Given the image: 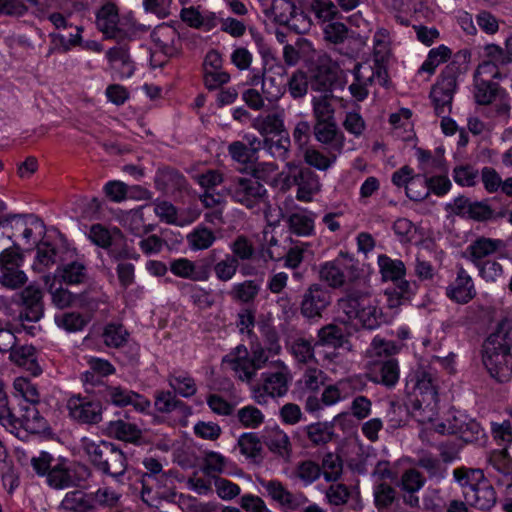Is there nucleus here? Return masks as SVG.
I'll return each mask as SVG.
<instances>
[{
    "label": "nucleus",
    "instance_id": "obj_3",
    "mask_svg": "<svg viewBox=\"0 0 512 512\" xmlns=\"http://www.w3.org/2000/svg\"><path fill=\"white\" fill-rule=\"evenodd\" d=\"M431 370L419 368L407 377V412L419 423L433 421L438 415L439 399Z\"/></svg>",
    "mask_w": 512,
    "mask_h": 512
},
{
    "label": "nucleus",
    "instance_id": "obj_16",
    "mask_svg": "<svg viewBox=\"0 0 512 512\" xmlns=\"http://www.w3.org/2000/svg\"><path fill=\"white\" fill-rule=\"evenodd\" d=\"M331 303L329 290L321 284L310 285L302 295L300 313L307 319H319Z\"/></svg>",
    "mask_w": 512,
    "mask_h": 512
},
{
    "label": "nucleus",
    "instance_id": "obj_31",
    "mask_svg": "<svg viewBox=\"0 0 512 512\" xmlns=\"http://www.w3.org/2000/svg\"><path fill=\"white\" fill-rule=\"evenodd\" d=\"M489 464L500 474L496 483L505 486L507 489L512 487V458L506 449L494 450L488 458Z\"/></svg>",
    "mask_w": 512,
    "mask_h": 512
},
{
    "label": "nucleus",
    "instance_id": "obj_2",
    "mask_svg": "<svg viewBox=\"0 0 512 512\" xmlns=\"http://www.w3.org/2000/svg\"><path fill=\"white\" fill-rule=\"evenodd\" d=\"M31 466L39 477H45L46 484L55 490L80 486L90 476L86 465L71 462L69 459L55 457L47 451H40L30 460Z\"/></svg>",
    "mask_w": 512,
    "mask_h": 512
},
{
    "label": "nucleus",
    "instance_id": "obj_52",
    "mask_svg": "<svg viewBox=\"0 0 512 512\" xmlns=\"http://www.w3.org/2000/svg\"><path fill=\"white\" fill-rule=\"evenodd\" d=\"M171 272L182 278L192 279L195 281L206 280L208 275L206 271L197 272L195 265L187 258H179L171 262Z\"/></svg>",
    "mask_w": 512,
    "mask_h": 512
},
{
    "label": "nucleus",
    "instance_id": "obj_19",
    "mask_svg": "<svg viewBox=\"0 0 512 512\" xmlns=\"http://www.w3.org/2000/svg\"><path fill=\"white\" fill-rule=\"evenodd\" d=\"M259 484L265 490L264 495L270 497L286 510L295 511L308 502L307 497L302 493H293L278 480L258 479Z\"/></svg>",
    "mask_w": 512,
    "mask_h": 512
},
{
    "label": "nucleus",
    "instance_id": "obj_44",
    "mask_svg": "<svg viewBox=\"0 0 512 512\" xmlns=\"http://www.w3.org/2000/svg\"><path fill=\"white\" fill-rule=\"evenodd\" d=\"M357 320L362 328L367 330H374L380 327L385 322V316L382 310L378 307L376 299L366 307L365 310L359 313L357 316H353L352 320Z\"/></svg>",
    "mask_w": 512,
    "mask_h": 512
},
{
    "label": "nucleus",
    "instance_id": "obj_61",
    "mask_svg": "<svg viewBox=\"0 0 512 512\" xmlns=\"http://www.w3.org/2000/svg\"><path fill=\"white\" fill-rule=\"evenodd\" d=\"M238 422L248 429H256L264 422V414L253 405H247L240 408L236 414Z\"/></svg>",
    "mask_w": 512,
    "mask_h": 512
},
{
    "label": "nucleus",
    "instance_id": "obj_33",
    "mask_svg": "<svg viewBox=\"0 0 512 512\" xmlns=\"http://www.w3.org/2000/svg\"><path fill=\"white\" fill-rule=\"evenodd\" d=\"M60 508L70 512H94L92 495L83 490L69 491L61 501Z\"/></svg>",
    "mask_w": 512,
    "mask_h": 512
},
{
    "label": "nucleus",
    "instance_id": "obj_43",
    "mask_svg": "<svg viewBox=\"0 0 512 512\" xmlns=\"http://www.w3.org/2000/svg\"><path fill=\"white\" fill-rule=\"evenodd\" d=\"M378 266L383 280L399 281L406 273V268L401 260L391 259L385 254L378 256Z\"/></svg>",
    "mask_w": 512,
    "mask_h": 512
},
{
    "label": "nucleus",
    "instance_id": "obj_64",
    "mask_svg": "<svg viewBox=\"0 0 512 512\" xmlns=\"http://www.w3.org/2000/svg\"><path fill=\"white\" fill-rule=\"evenodd\" d=\"M290 147V139L286 136H278L277 139L265 138L263 150L276 159H286Z\"/></svg>",
    "mask_w": 512,
    "mask_h": 512
},
{
    "label": "nucleus",
    "instance_id": "obj_38",
    "mask_svg": "<svg viewBox=\"0 0 512 512\" xmlns=\"http://www.w3.org/2000/svg\"><path fill=\"white\" fill-rule=\"evenodd\" d=\"M58 250L49 241H41L36 247V255L32 265L34 271L43 273L50 266L57 263Z\"/></svg>",
    "mask_w": 512,
    "mask_h": 512
},
{
    "label": "nucleus",
    "instance_id": "obj_59",
    "mask_svg": "<svg viewBox=\"0 0 512 512\" xmlns=\"http://www.w3.org/2000/svg\"><path fill=\"white\" fill-rule=\"evenodd\" d=\"M324 479L328 482H336L340 479L343 471L342 459L334 453H327L320 466Z\"/></svg>",
    "mask_w": 512,
    "mask_h": 512
},
{
    "label": "nucleus",
    "instance_id": "obj_53",
    "mask_svg": "<svg viewBox=\"0 0 512 512\" xmlns=\"http://www.w3.org/2000/svg\"><path fill=\"white\" fill-rule=\"evenodd\" d=\"M501 244V240H492L488 238H480L476 240L468 248L470 251L471 261L474 264L483 261L485 257L494 253Z\"/></svg>",
    "mask_w": 512,
    "mask_h": 512
},
{
    "label": "nucleus",
    "instance_id": "obj_56",
    "mask_svg": "<svg viewBox=\"0 0 512 512\" xmlns=\"http://www.w3.org/2000/svg\"><path fill=\"white\" fill-rule=\"evenodd\" d=\"M295 4L291 0H273L270 10L266 14L273 15L275 22L288 26L295 13Z\"/></svg>",
    "mask_w": 512,
    "mask_h": 512
},
{
    "label": "nucleus",
    "instance_id": "obj_34",
    "mask_svg": "<svg viewBox=\"0 0 512 512\" xmlns=\"http://www.w3.org/2000/svg\"><path fill=\"white\" fill-rule=\"evenodd\" d=\"M151 38L164 54L172 56L176 53V43L179 42V34L172 26L166 24L157 26L153 30Z\"/></svg>",
    "mask_w": 512,
    "mask_h": 512
},
{
    "label": "nucleus",
    "instance_id": "obj_28",
    "mask_svg": "<svg viewBox=\"0 0 512 512\" xmlns=\"http://www.w3.org/2000/svg\"><path fill=\"white\" fill-rule=\"evenodd\" d=\"M446 296L458 304H467L476 296L472 278L463 267L458 268L455 281L446 288Z\"/></svg>",
    "mask_w": 512,
    "mask_h": 512
},
{
    "label": "nucleus",
    "instance_id": "obj_35",
    "mask_svg": "<svg viewBox=\"0 0 512 512\" xmlns=\"http://www.w3.org/2000/svg\"><path fill=\"white\" fill-rule=\"evenodd\" d=\"M415 465L416 467L423 469L427 474L428 480L436 484L445 479L447 475V467L444 463L429 452L421 454L417 458Z\"/></svg>",
    "mask_w": 512,
    "mask_h": 512
},
{
    "label": "nucleus",
    "instance_id": "obj_55",
    "mask_svg": "<svg viewBox=\"0 0 512 512\" xmlns=\"http://www.w3.org/2000/svg\"><path fill=\"white\" fill-rule=\"evenodd\" d=\"M128 331L122 324L109 323L105 326L102 338L106 346L120 348L127 343Z\"/></svg>",
    "mask_w": 512,
    "mask_h": 512
},
{
    "label": "nucleus",
    "instance_id": "obj_37",
    "mask_svg": "<svg viewBox=\"0 0 512 512\" xmlns=\"http://www.w3.org/2000/svg\"><path fill=\"white\" fill-rule=\"evenodd\" d=\"M265 444L268 449L283 459H289L292 452V446L288 435L279 427L268 431L265 438Z\"/></svg>",
    "mask_w": 512,
    "mask_h": 512
},
{
    "label": "nucleus",
    "instance_id": "obj_18",
    "mask_svg": "<svg viewBox=\"0 0 512 512\" xmlns=\"http://www.w3.org/2000/svg\"><path fill=\"white\" fill-rule=\"evenodd\" d=\"M70 417L80 424L95 425L102 420V404L81 395L72 396L67 403Z\"/></svg>",
    "mask_w": 512,
    "mask_h": 512
},
{
    "label": "nucleus",
    "instance_id": "obj_41",
    "mask_svg": "<svg viewBox=\"0 0 512 512\" xmlns=\"http://www.w3.org/2000/svg\"><path fill=\"white\" fill-rule=\"evenodd\" d=\"M107 430L110 435L125 442L137 443L142 437V431L136 424L123 420L110 421Z\"/></svg>",
    "mask_w": 512,
    "mask_h": 512
},
{
    "label": "nucleus",
    "instance_id": "obj_54",
    "mask_svg": "<svg viewBox=\"0 0 512 512\" xmlns=\"http://www.w3.org/2000/svg\"><path fill=\"white\" fill-rule=\"evenodd\" d=\"M54 321L59 328L69 333L83 330L88 323L84 316L79 312H65L57 314L54 317Z\"/></svg>",
    "mask_w": 512,
    "mask_h": 512
},
{
    "label": "nucleus",
    "instance_id": "obj_46",
    "mask_svg": "<svg viewBox=\"0 0 512 512\" xmlns=\"http://www.w3.org/2000/svg\"><path fill=\"white\" fill-rule=\"evenodd\" d=\"M374 504L379 511H388L398 500L397 491L388 483L382 482L374 486Z\"/></svg>",
    "mask_w": 512,
    "mask_h": 512
},
{
    "label": "nucleus",
    "instance_id": "obj_4",
    "mask_svg": "<svg viewBox=\"0 0 512 512\" xmlns=\"http://www.w3.org/2000/svg\"><path fill=\"white\" fill-rule=\"evenodd\" d=\"M84 451L98 471L120 481L127 469V458L119 447L107 441H89Z\"/></svg>",
    "mask_w": 512,
    "mask_h": 512
},
{
    "label": "nucleus",
    "instance_id": "obj_51",
    "mask_svg": "<svg viewBox=\"0 0 512 512\" xmlns=\"http://www.w3.org/2000/svg\"><path fill=\"white\" fill-rule=\"evenodd\" d=\"M282 79H277L273 76L263 75V76H254L252 78V84L257 85L259 82L262 84V93L265 95L266 99L269 101L278 100L284 93V85L281 81Z\"/></svg>",
    "mask_w": 512,
    "mask_h": 512
},
{
    "label": "nucleus",
    "instance_id": "obj_14",
    "mask_svg": "<svg viewBox=\"0 0 512 512\" xmlns=\"http://www.w3.org/2000/svg\"><path fill=\"white\" fill-rule=\"evenodd\" d=\"M286 180L289 185L297 186L296 198L300 201H311L321 189L318 175L309 167H291Z\"/></svg>",
    "mask_w": 512,
    "mask_h": 512
},
{
    "label": "nucleus",
    "instance_id": "obj_15",
    "mask_svg": "<svg viewBox=\"0 0 512 512\" xmlns=\"http://www.w3.org/2000/svg\"><path fill=\"white\" fill-rule=\"evenodd\" d=\"M224 189L235 201L250 208L266 194L264 185L252 178H234Z\"/></svg>",
    "mask_w": 512,
    "mask_h": 512
},
{
    "label": "nucleus",
    "instance_id": "obj_40",
    "mask_svg": "<svg viewBox=\"0 0 512 512\" xmlns=\"http://www.w3.org/2000/svg\"><path fill=\"white\" fill-rule=\"evenodd\" d=\"M332 100L333 94H321L312 98L314 123L336 121Z\"/></svg>",
    "mask_w": 512,
    "mask_h": 512
},
{
    "label": "nucleus",
    "instance_id": "obj_24",
    "mask_svg": "<svg viewBox=\"0 0 512 512\" xmlns=\"http://www.w3.org/2000/svg\"><path fill=\"white\" fill-rule=\"evenodd\" d=\"M320 54L321 51L315 50L312 43L302 37H298L294 44H286L283 48V59L288 66H296L303 62L307 68Z\"/></svg>",
    "mask_w": 512,
    "mask_h": 512
},
{
    "label": "nucleus",
    "instance_id": "obj_49",
    "mask_svg": "<svg viewBox=\"0 0 512 512\" xmlns=\"http://www.w3.org/2000/svg\"><path fill=\"white\" fill-rule=\"evenodd\" d=\"M474 98L479 105H489L499 91V85L489 79H474Z\"/></svg>",
    "mask_w": 512,
    "mask_h": 512
},
{
    "label": "nucleus",
    "instance_id": "obj_57",
    "mask_svg": "<svg viewBox=\"0 0 512 512\" xmlns=\"http://www.w3.org/2000/svg\"><path fill=\"white\" fill-rule=\"evenodd\" d=\"M426 477L416 468L406 469L398 482V486L404 492H418L425 483Z\"/></svg>",
    "mask_w": 512,
    "mask_h": 512
},
{
    "label": "nucleus",
    "instance_id": "obj_17",
    "mask_svg": "<svg viewBox=\"0 0 512 512\" xmlns=\"http://www.w3.org/2000/svg\"><path fill=\"white\" fill-rule=\"evenodd\" d=\"M86 234L94 245L108 250L115 260L122 257L118 250L124 245L125 237L117 226H89Z\"/></svg>",
    "mask_w": 512,
    "mask_h": 512
},
{
    "label": "nucleus",
    "instance_id": "obj_21",
    "mask_svg": "<svg viewBox=\"0 0 512 512\" xmlns=\"http://www.w3.org/2000/svg\"><path fill=\"white\" fill-rule=\"evenodd\" d=\"M313 136L327 151L341 154L345 146V135L336 121L314 123Z\"/></svg>",
    "mask_w": 512,
    "mask_h": 512
},
{
    "label": "nucleus",
    "instance_id": "obj_32",
    "mask_svg": "<svg viewBox=\"0 0 512 512\" xmlns=\"http://www.w3.org/2000/svg\"><path fill=\"white\" fill-rule=\"evenodd\" d=\"M55 277H59L67 285H80L89 278L86 265L79 261L59 265Z\"/></svg>",
    "mask_w": 512,
    "mask_h": 512
},
{
    "label": "nucleus",
    "instance_id": "obj_42",
    "mask_svg": "<svg viewBox=\"0 0 512 512\" xmlns=\"http://www.w3.org/2000/svg\"><path fill=\"white\" fill-rule=\"evenodd\" d=\"M338 155V153L332 151H327V154H324L314 147H306L303 151L305 163L320 171L328 170L336 161Z\"/></svg>",
    "mask_w": 512,
    "mask_h": 512
},
{
    "label": "nucleus",
    "instance_id": "obj_22",
    "mask_svg": "<svg viewBox=\"0 0 512 512\" xmlns=\"http://www.w3.org/2000/svg\"><path fill=\"white\" fill-rule=\"evenodd\" d=\"M375 300L366 288L349 286L346 289L345 296L338 300L339 309L352 320L353 316L359 315L362 310Z\"/></svg>",
    "mask_w": 512,
    "mask_h": 512
},
{
    "label": "nucleus",
    "instance_id": "obj_23",
    "mask_svg": "<svg viewBox=\"0 0 512 512\" xmlns=\"http://www.w3.org/2000/svg\"><path fill=\"white\" fill-rule=\"evenodd\" d=\"M345 414L341 413L334 417L333 421L316 422L306 425L299 429L298 434L309 442V446H324L331 442L335 437V423Z\"/></svg>",
    "mask_w": 512,
    "mask_h": 512
},
{
    "label": "nucleus",
    "instance_id": "obj_12",
    "mask_svg": "<svg viewBox=\"0 0 512 512\" xmlns=\"http://www.w3.org/2000/svg\"><path fill=\"white\" fill-rule=\"evenodd\" d=\"M96 24L106 38L115 39L118 42L130 40L135 35V30L132 27H126L120 23L118 8L113 3H106L99 9L96 15Z\"/></svg>",
    "mask_w": 512,
    "mask_h": 512
},
{
    "label": "nucleus",
    "instance_id": "obj_36",
    "mask_svg": "<svg viewBox=\"0 0 512 512\" xmlns=\"http://www.w3.org/2000/svg\"><path fill=\"white\" fill-rule=\"evenodd\" d=\"M349 344L343 328L335 324H328L318 330L317 341L314 346H327L332 348H343Z\"/></svg>",
    "mask_w": 512,
    "mask_h": 512
},
{
    "label": "nucleus",
    "instance_id": "obj_5",
    "mask_svg": "<svg viewBox=\"0 0 512 512\" xmlns=\"http://www.w3.org/2000/svg\"><path fill=\"white\" fill-rule=\"evenodd\" d=\"M319 276L330 287L340 288L359 278L358 261L348 252L340 251L334 260L320 265Z\"/></svg>",
    "mask_w": 512,
    "mask_h": 512
},
{
    "label": "nucleus",
    "instance_id": "obj_58",
    "mask_svg": "<svg viewBox=\"0 0 512 512\" xmlns=\"http://www.w3.org/2000/svg\"><path fill=\"white\" fill-rule=\"evenodd\" d=\"M438 152L439 155L433 156L430 151L424 150L422 148H417V159L420 162L421 169L424 172V174H429L432 173L433 171H445L443 155L440 154V149H438Z\"/></svg>",
    "mask_w": 512,
    "mask_h": 512
},
{
    "label": "nucleus",
    "instance_id": "obj_27",
    "mask_svg": "<svg viewBox=\"0 0 512 512\" xmlns=\"http://www.w3.org/2000/svg\"><path fill=\"white\" fill-rule=\"evenodd\" d=\"M463 496L469 506L481 511L490 510L497 502L496 491L487 479L474 489L464 490Z\"/></svg>",
    "mask_w": 512,
    "mask_h": 512
},
{
    "label": "nucleus",
    "instance_id": "obj_1",
    "mask_svg": "<svg viewBox=\"0 0 512 512\" xmlns=\"http://www.w3.org/2000/svg\"><path fill=\"white\" fill-rule=\"evenodd\" d=\"M482 362L491 377L507 382L512 376V317L499 319L483 343Z\"/></svg>",
    "mask_w": 512,
    "mask_h": 512
},
{
    "label": "nucleus",
    "instance_id": "obj_25",
    "mask_svg": "<svg viewBox=\"0 0 512 512\" xmlns=\"http://www.w3.org/2000/svg\"><path fill=\"white\" fill-rule=\"evenodd\" d=\"M369 378L377 384H382L387 388H393L399 381L400 369L397 359L385 357L375 361L370 368Z\"/></svg>",
    "mask_w": 512,
    "mask_h": 512
},
{
    "label": "nucleus",
    "instance_id": "obj_63",
    "mask_svg": "<svg viewBox=\"0 0 512 512\" xmlns=\"http://www.w3.org/2000/svg\"><path fill=\"white\" fill-rule=\"evenodd\" d=\"M296 477L305 485H310L320 478L322 470L319 464L312 460L298 463L295 469Z\"/></svg>",
    "mask_w": 512,
    "mask_h": 512
},
{
    "label": "nucleus",
    "instance_id": "obj_39",
    "mask_svg": "<svg viewBox=\"0 0 512 512\" xmlns=\"http://www.w3.org/2000/svg\"><path fill=\"white\" fill-rule=\"evenodd\" d=\"M143 465L148 472L142 474L139 479L142 485L141 498L143 502L152 506L154 496L152 495V486L150 485V481L154 480V476L162 471V464L157 459L149 457L143 460Z\"/></svg>",
    "mask_w": 512,
    "mask_h": 512
},
{
    "label": "nucleus",
    "instance_id": "obj_48",
    "mask_svg": "<svg viewBox=\"0 0 512 512\" xmlns=\"http://www.w3.org/2000/svg\"><path fill=\"white\" fill-rule=\"evenodd\" d=\"M186 238L189 247L194 251L208 249L216 240L214 232L206 226H197Z\"/></svg>",
    "mask_w": 512,
    "mask_h": 512
},
{
    "label": "nucleus",
    "instance_id": "obj_29",
    "mask_svg": "<svg viewBox=\"0 0 512 512\" xmlns=\"http://www.w3.org/2000/svg\"><path fill=\"white\" fill-rule=\"evenodd\" d=\"M106 57L111 68L118 74L120 79L129 78L133 75L135 65L130 57L127 44L118 42V45L106 52Z\"/></svg>",
    "mask_w": 512,
    "mask_h": 512
},
{
    "label": "nucleus",
    "instance_id": "obj_8",
    "mask_svg": "<svg viewBox=\"0 0 512 512\" xmlns=\"http://www.w3.org/2000/svg\"><path fill=\"white\" fill-rule=\"evenodd\" d=\"M22 414L16 416L9 407L4 410L0 422L5 427L12 429L23 428L32 434H45L50 431L47 420L40 414L35 404H26L21 406Z\"/></svg>",
    "mask_w": 512,
    "mask_h": 512
},
{
    "label": "nucleus",
    "instance_id": "obj_7",
    "mask_svg": "<svg viewBox=\"0 0 512 512\" xmlns=\"http://www.w3.org/2000/svg\"><path fill=\"white\" fill-rule=\"evenodd\" d=\"M24 255L19 247L13 246L0 252V285L6 289L17 290L28 281L22 270Z\"/></svg>",
    "mask_w": 512,
    "mask_h": 512
},
{
    "label": "nucleus",
    "instance_id": "obj_13",
    "mask_svg": "<svg viewBox=\"0 0 512 512\" xmlns=\"http://www.w3.org/2000/svg\"><path fill=\"white\" fill-rule=\"evenodd\" d=\"M43 291L35 285H28L17 294L15 303L20 307L19 320L26 329L25 322H38L44 316Z\"/></svg>",
    "mask_w": 512,
    "mask_h": 512
},
{
    "label": "nucleus",
    "instance_id": "obj_11",
    "mask_svg": "<svg viewBox=\"0 0 512 512\" xmlns=\"http://www.w3.org/2000/svg\"><path fill=\"white\" fill-rule=\"evenodd\" d=\"M436 431L459 435L465 443L477 441L483 433L481 425L475 419L457 410L450 411L445 421L436 425Z\"/></svg>",
    "mask_w": 512,
    "mask_h": 512
},
{
    "label": "nucleus",
    "instance_id": "obj_26",
    "mask_svg": "<svg viewBox=\"0 0 512 512\" xmlns=\"http://www.w3.org/2000/svg\"><path fill=\"white\" fill-rule=\"evenodd\" d=\"M271 365H273L276 370L261 374L263 379L262 386L269 396L282 397L287 393L289 388V370L281 361L271 362Z\"/></svg>",
    "mask_w": 512,
    "mask_h": 512
},
{
    "label": "nucleus",
    "instance_id": "obj_6",
    "mask_svg": "<svg viewBox=\"0 0 512 512\" xmlns=\"http://www.w3.org/2000/svg\"><path fill=\"white\" fill-rule=\"evenodd\" d=\"M458 74L459 66L454 62L450 63L442 70L437 82L432 86L429 97L437 116L451 113Z\"/></svg>",
    "mask_w": 512,
    "mask_h": 512
},
{
    "label": "nucleus",
    "instance_id": "obj_10",
    "mask_svg": "<svg viewBox=\"0 0 512 512\" xmlns=\"http://www.w3.org/2000/svg\"><path fill=\"white\" fill-rule=\"evenodd\" d=\"M232 356L233 354L224 356L222 363L228 364L239 380L247 383H250L255 378L257 371L268 363L266 350L259 344L252 345L250 357Z\"/></svg>",
    "mask_w": 512,
    "mask_h": 512
},
{
    "label": "nucleus",
    "instance_id": "obj_9",
    "mask_svg": "<svg viewBox=\"0 0 512 512\" xmlns=\"http://www.w3.org/2000/svg\"><path fill=\"white\" fill-rule=\"evenodd\" d=\"M307 74L312 91L332 94L338 75L337 68L330 56L322 52L307 67Z\"/></svg>",
    "mask_w": 512,
    "mask_h": 512
},
{
    "label": "nucleus",
    "instance_id": "obj_45",
    "mask_svg": "<svg viewBox=\"0 0 512 512\" xmlns=\"http://www.w3.org/2000/svg\"><path fill=\"white\" fill-rule=\"evenodd\" d=\"M453 478L464 490L474 489L486 479L483 470L464 466L453 470Z\"/></svg>",
    "mask_w": 512,
    "mask_h": 512
},
{
    "label": "nucleus",
    "instance_id": "obj_30",
    "mask_svg": "<svg viewBox=\"0 0 512 512\" xmlns=\"http://www.w3.org/2000/svg\"><path fill=\"white\" fill-rule=\"evenodd\" d=\"M155 188L162 193L170 194L186 188V178L172 167L158 168L154 176Z\"/></svg>",
    "mask_w": 512,
    "mask_h": 512
},
{
    "label": "nucleus",
    "instance_id": "obj_60",
    "mask_svg": "<svg viewBox=\"0 0 512 512\" xmlns=\"http://www.w3.org/2000/svg\"><path fill=\"white\" fill-rule=\"evenodd\" d=\"M405 191L407 197L412 201H421L428 197L430 189L426 174L413 175Z\"/></svg>",
    "mask_w": 512,
    "mask_h": 512
},
{
    "label": "nucleus",
    "instance_id": "obj_20",
    "mask_svg": "<svg viewBox=\"0 0 512 512\" xmlns=\"http://www.w3.org/2000/svg\"><path fill=\"white\" fill-rule=\"evenodd\" d=\"M99 393L106 402L118 407L132 405L140 412L150 407V401L147 398L121 386H105L99 390Z\"/></svg>",
    "mask_w": 512,
    "mask_h": 512
},
{
    "label": "nucleus",
    "instance_id": "obj_50",
    "mask_svg": "<svg viewBox=\"0 0 512 512\" xmlns=\"http://www.w3.org/2000/svg\"><path fill=\"white\" fill-rule=\"evenodd\" d=\"M241 454L254 461L262 459V444L256 433H243L238 439Z\"/></svg>",
    "mask_w": 512,
    "mask_h": 512
},
{
    "label": "nucleus",
    "instance_id": "obj_62",
    "mask_svg": "<svg viewBox=\"0 0 512 512\" xmlns=\"http://www.w3.org/2000/svg\"><path fill=\"white\" fill-rule=\"evenodd\" d=\"M287 86L290 95L294 99L303 98L310 86L307 72L300 69L294 71L287 82Z\"/></svg>",
    "mask_w": 512,
    "mask_h": 512
},
{
    "label": "nucleus",
    "instance_id": "obj_47",
    "mask_svg": "<svg viewBox=\"0 0 512 512\" xmlns=\"http://www.w3.org/2000/svg\"><path fill=\"white\" fill-rule=\"evenodd\" d=\"M168 382L174 392L182 397L189 398L196 394L197 386L195 380L187 373H173L168 376Z\"/></svg>",
    "mask_w": 512,
    "mask_h": 512
}]
</instances>
